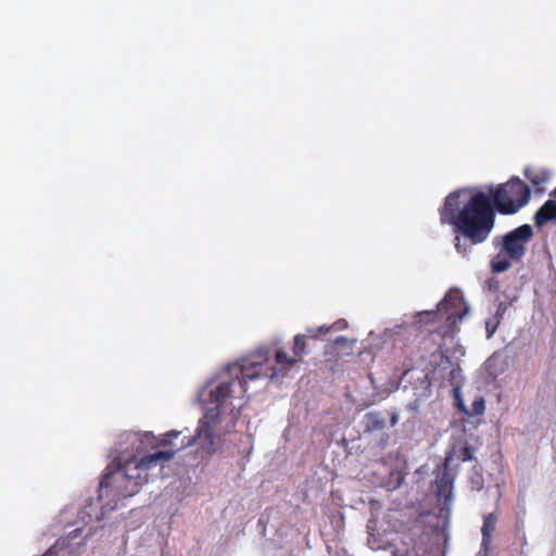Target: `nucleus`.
<instances>
[{"label": "nucleus", "mask_w": 556, "mask_h": 556, "mask_svg": "<svg viewBox=\"0 0 556 556\" xmlns=\"http://www.w3.org/2000/svg\"><path fill=\"white\" fill-rule=\"evenodd\" d=\"M534 232L529 224H523L504 235L495 236L492 245L496 251L490 260V269L493 274L507 271L513 263L522 262L527 247L533 239Z\"/></svg>", "instance_id": "obj_3"}, {"label": "nucleus", "mask_w": 556, "mask_h": 556, "mask_svg": "<svg viewBox=\"0 0 556 556\" xmlns=\"http://www.w3.org/2000/svg\"><path fill=\"white\" fill-rule=\"evenodd\" d=\"M438 309L447 314L446 320L448 323L462 319L469 311L458 290H450L439 303Z\"/></svg>", "instance_id": "obj_4"}, {"label": "nucleus", "mask_w": 556, "mask_h": 556, "mask_svg": "<svg viewBox=\"0 0 556 556\" xmlns=\"http://www.w3.org/2000/svg\"><path fill=\"white\" fill-rule=\"evenodd\" d=\"M497 521V517L494 513H490L483 519V525L481 528L482 533V542L483 544L490 542L492 532L495 530V523Z\"/></svg>", "instance_id": "obj_13"}, {"label": "nucleus", "mask_w": 556, "mask_h": 556, "mask_svg": "<svg viewBox=\"0 0 556 556\" xmlns=\"http://www.w3.org/2000/svg\"><path fill=\"white\" fill-rule=\"evenodd\" d=\"M390 415V425L395 426L397 424V415L394 412L389 413Z\"/></svg>", "instance_id": "obj_19"}, {"label": "nucleus", "mask_w": 556, "mask_h": 556, "mask_svg": "<svg viewBox=\"0 0 556 556\" xmlns=\"http://www.w3.org/2000/svg\"><path fill=\"white\" fill-rule=\"evenodd\" d=\"M435 492L439 498L447 502L453 494L454 476L450 472V467L443 464V469L435 479Z\"/></svg>", "instance_id": "obj_7"}, {"label": "nucleus", "mask_w": 556, "mask_h": 556, "mask_svg": "<svg viewBox=\"0 0 556 556\" xmlns=\"http://www.w3.org/2000/svg\"><path fill=\"white\" fill-rule=\"evenodd\" d=\"M473 457V448L464 441L453 443L451 450L445 456L444 465L451 467L454 462L464 463L471 460Z\"/></svg>", "instance_id": "obj_6"}, {"label": "nucleus", "mask_w": 556, "mask_h": 556, "mask_svg": "<svg viewBox=\"0 0 556 556\" xmlns=\"http://www.w3.org/2000/svg\"><path fill=\"white\" fill-rule=\"evenodd\" d=\"M308 353L306 334L298 333L293 338L292 355L285 350L263 345L257 348L249 358L241 363H235L227 367L224 378L217 386L210 390V403L214 407L206 409L204 416L199 420L195 434L182 441L175 450L157 451L137 459L136 456L125 463L118 462L116 468L104 475L99 486V500L108 501L102 505L103 514L117 508L119 500L131 497L139 492L141 486L148 482V470L159 464L170 460L175 454L193 443L206 455L215 452L214 428L219 416L227 408L228 402L247 392V383L261 376L269 379H279L288 376L291 368Z\"/></svg>", "instance_id": "obj_1"}, {"label": "nucleus", "mask_w": 556, "mask_h": 556, "mask_svg": "<svg viewBox=\"0 0 556 556\" xmlns=\"http://www.w3.org/2000/svg\"><path fill=\"white\" fill-rule=\"evenodd\" d=\"M534 224L536 227H543L548 222L556 223V201L547 200L534 214Z\"/></svg>", "instance_id": "obj_9"}, {"label": "nucleus", "mask_w": 556, "mask_h": 556, "mask_svg": "<svg viewBox=\"0 0 556 556\" xmlns=\"http://www.w3.org/2000/svg\"><path fill=\"white\" fill-rule=\"evenodd\" d=\"M389 438H390V435H389V434L383 433V435H382V438H381V440H380V443H379V446H380L381 448H384V447H386V445H387V443H388Z\"/></svg>", "instance_id": "obj_18"}, {"label": "nucleus", "mask_w": 556, "mask_h": 556, "mask_svg": "<svg viewBox=\"0 0 556 556\" xmlns=\"http://www.w3.org/2000/svg\"><path fill=\"white\" fill-rule=\"evenodd\" d=\"M437 375H439V376H438V379H443V378H444L441 374H439V372L434 369V370L432 371V376H433L432 378H433V379H437V377H435Z\"/></svg>", "instance_id": "obj_22"}, {"label": "nucleus", "mask_w": 556, "mask_h": 556, "mask_svg": "<svg viewBox=\"0 0 556 556\" xmlns=\"http://www.w3.org/2000/svg\"><path fill=\"white\" fill-rule=\"evenodd\" d=\"M464 192L455 190L448 193L440 208V220L453 226L454 248L464 257H468L475 245L490 237L495 226L496 212L502 215L515 214L531 197L530 188L518 177L490 187L488 193L475 192L460 207Z\"/></svg>", "instance_id": "obj_2"}, {"label": "nucleus", "mask_w": 556, "mask_h": 556, "mask_svg": "<svg viewBox=\"0 0 556 556\" xmlns=\"http://www.w3.org/2000/svg\"><path fill=\"white\" fill-rule=\"evenodd\" d=\"M387 427V418L381 412H369L364 416V432L372 433L383 431Z\"/></svg>", "instance_id": "obj_10"}, {"label": "nucleus", "mask_w": 556, "mask_h": 556, "mask_svg": "<svg viewBox=\"0 0 556 556\" xmlns=\"http://www.w3.org/2000/svg\"><path fill=\"white\" fill-rule=\"evenodd\" d=\"M440 366H442L443 369L451 368L447 380L454 391L457 392L462 388L464 380L462 368L458 365L454 366L451 358L444 352H441Z\"/></svg>", "instance_id": "obj_8"}, {"label": "nucleus", "mask_w": 556, "mask_h": 556, "mask_svg": "<svg viewBox=\"0 0 556 556\" xmlns=\"http://www.w3.org/2000/svg\"><path fill=\"white\" fill-rule=\"evenodd\" d=\"M485 402L483 397H478L472 402L470 416H479L484 413ZM468 414V412H466Z\"/></svg>", "instance_id": "obj_15"}, {"label": "nucleus", "mask_w": 556, "mask_h": 556, "mask_svg": "<svg viewBox=\"0 0 556 556\" xmlns=\"http://www.w3.org/2000/svg\"><path fill=\"white\" fill-rule=\"evenodd\" d=\"M315 331H316V328H307L306 332L304 333V334H306V340L308 338L314 339V340L318 339V333H315Z\"/></svg>", "instance_id": "obj_17"}, {"label": "nucleus", "mask_w": 556, "mask_h": 556, "mask_svg": "<svg viewBox=\"0 0 556 556\" xmlns=\"http://www.w3.org/2000/svg\"><path fill=\"white\" fill-rule=\"evenodd\" d=\"M551 197L556 199V188L551 192Z\"/></svg>", "instance_id": "obj_24"}, {"label": "nucleus", "mask_w": 556, "mask_h": 556, "mask_svg": "<svg viewBox=\"0 0 556 556\" xmlns=\"http://www.w3.org/2000/svg\"><path fill=\"white\" fill-rule=\"evenodd\" d=\"M346 341H348V339L345 337L340 336V337L336 338L334 343L339 344V343H343Z\"/></svg>", "instance_id": "obj_21"}, {"label": "nucleus", "mask_w": 556, "mask_h": 556, "mask_svg": "<svg viewBox=\"0 0 556 556\" xmlns=\"http://www.w3.org/2000/svg\"><path fill=\"white\" fill-rule=\"evenodd\" d=\"M507 304L505 302H500L495 312L494 316V325L493 328L490 329V321H486L485 328L488 332V337L490 338L495 331L497 326L500 325L501 320L503 319L506 311H507Z\"/></svg>", "instance_id": "obj_14"}, {"label": "nucleus", "mask_w": 556, "mask_h": 556, "mask_svg": "<svg viewBox=\"0 0 556 556\" xmlns=\"http://www.w3.org/2000/svg\"><path fill=\"white\" fill-rule=\"evenodd\" d=\"M489 321H490V329H492V328H493V325H494V319L489 320Z\"/></svg>", "instance_id": "obj_25"}, {"label": "nucleus", "mask_w": 556, "mask_h": 556, "mask_svg": "<svg viewBox=\"0 0 556 556\" xmlns=\"http://www.w3.org/2000/svg\"><path fill=\"white\" fill-rule=\"evenodd\" d=\"M412 370V367H407L403 371V377L406 376Z\"/></svg>", "instance_id": "obj_23"}, {"label": "nucleus", "mask_w": 556, "mask_h": 556, "mask_svg": "<svg viewBox=\"0 0 556 556\" xmlns=\"http://www.w3.org/2000/svg\"><path fill=\"white\" fill-rule=\"evenodd\" d=\"M551 170L543 167H528L525 170L526 178L534 186L539 187L551 179Z\"/></svg>", "instance_id": "obj_11"}, {"label": "nucleus", "mask_w": 556, "mask_h": 556, "mask_svg": "<svg viewBox=\"0 0 556 556\" xmlns=\"http://www.w3.org/2000/svg\"><path fill=\"white\" fill-rule=\"evenodd\" d=\"M334 326H336V324H332L331 326H325V325L320 326V327L316 328L315 333H318V338H319L320 336L329 333L333 329Z\"/></svg>", "instance_id": "obj_16"}, {"label": "nucleus", "mask_w": 556, "mask_h": 556, "mask_svg": "<svg viewBox=\"0 0 556 556\" xmlns=\"http://www.w3.org/2000/svg\"><path fill=\"white\" fill-rule=\"evenodd\" d=\"M485 367L489 375L495 379L505 371L507 363L502 359L501 356L494 353L491 357L488 358Z\"/></svg>", "instance_id": "obj_12"}, {"label": "nucleus", "mask_w": 556, "mask_h": 556, "mask_svg": "<svg viewBox=\"0 0 556 556\" xmlns=\"http://www.w3.org/2000/svg\"><path fill=\"white\" fill-rule=\"evenodd\" d=\"M180 434L179 431H169L159 440L152 432H143L134 434L131 443L136 446L137 452L143 451L144 448H155L160 445H170L172 441Z\"/></svg>", "instance_id": "obj_5"}, {"label": "nucleus", "mask_w": 556, "mask_h": 556, "mask_svg": "<svg viewBox=\"0 0 556 556\" xmlns=\"http://www.w3.org/2000/svg\"><path fill=\"white\" fill-rule=\"evenodd\" d=\"M334 324L336 326L333 327V329H343L344 327H346V323L344 320H340Z\"/></svg>", "instance_id": "obj_20"}]
</instances>
